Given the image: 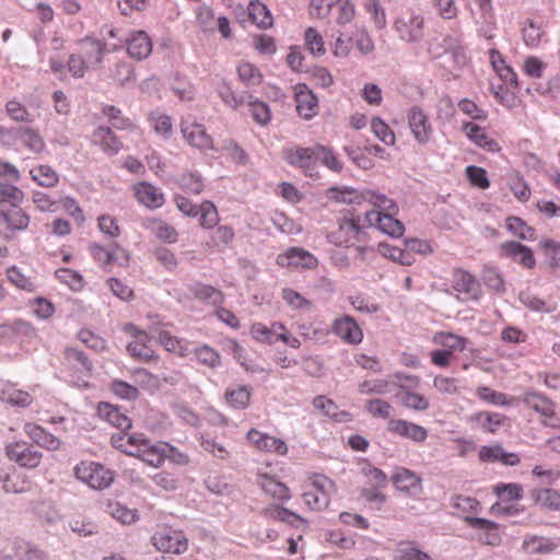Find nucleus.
I'll use <instances>...</instances> for the list:
<instances>
[{"instance_id":"f257e3e1","label":"nucleus","mask_w":560,"mask_h":560,"mask_svg":"<svg viewBox=\"0 0 560 560\" xmlns=\"http://www.w3.org/2000/svg\"><path fill=\"white\" fill-rule=\"evenodd\" d=\"M112 445L131 456L141 458L144 463L159 467L166 457L167 444H151L142 433H118L113 434Z\"/></svg>"},{"instance_id":"f03ea898","label":"nucleus","mask_w":560,"mask_h":560,"mask_svg":"<svg viewBox=\"0 0 560 560\" xmlns=\"http://www.w3.org/2000/svg\"><path fill=\"white\" fill-rule=\"evenodd\" d=\"M368 229L364 218L347 211L338 220L337 229L327 233L326 240L338 247H351L365 241Z\"/></svg>"},{"instance_id":"7ed1b4c3","label":"nucleus","mask_w":560,"mask_h":560,"mask_svg":"<svg viewBox=\"0 0 560 560\" xmlns=\"http://www.w3.org/2000/svg\"><path fill=\"white\" fill-rule=\"evenodd\" d=\"M327 197L336 202L349 205H361L362 202L372 203L380 210H395L396 203L386 195L372 189H355L352 187L334 186L327 190Z\"/></svg>"},{"instance_id":"20e7f679","label":"nucleus","mask_w":560,"mask_h":560,"mask_svg":"<svg viewBox=\"0 0 560 560\" xmlns=\"http://www.w3.org/2000/svg\"><path fill=\"white\" fill-rule=\"evenodd\" d=\"M427 55L432 60H438L450 54L457 66L466 62V55L462 40L451 34H439L425 42Z\"/></svg>"},{"instance_id":"39448f33","label":"nucleus","mask_w":560,"mask_h":560,"mask_svg":"<svg viewBox=\"0 0 560 560\" xmlns=\"http://www.w3.org/2000/svg\"><path fill=\"white\" fill-rule=\"evenodd\" d=\"M63 360L65 365L71 372L69 382L78 388L90 387L89 378L92 375L93 364L86 354L75 348H66Z\"/></svg>"},{"instance_id":"423d86ee","label":"nucleus","mask_w":560,"mask_h":560,"mask_svg":"<svg viewBox=\"0 0 560 560\" xmlns=\"http://www.w3.org/2000/svg\"><path fill=\"white\" fill-rule=\"evenodd\" d=\"M122 331L132 338L127 345L128 354L139 362L149 363L155 361L158 355L151 346V338L147 331L138 328L132 323L122 326Z\"/></svg>"},{"instance_id":"0eeeda50","label":"nucleus","mask_w":560,"mask_h":560,"mask_svg":"<svg viewBox=\"0 0 560 560\" xmlns=\"http://www.w3.org/2000/svg\"><path fill=\"white\" fill-rule=\"evenodd\" d=\"M424 23L422 14L408 11L395 19L393 28L401 42L416 44L423 38Z\"/></svg>"},{"instance_id":"6e6552de","label":"nucleus","mask_w":560,"mask_h":560,"mask_svg":"<svg viewBox=\"0 0 560 560\" xmlns=\"http://www.w3.org/2000/svg\"><path fill=\"white\" fill-rule=\"evenodd\" d=\"M74 474L80 481L96 490L108 488L114 481L113 471L94 462H81L74 467Z\"/></svg>"},{"instance_id":"1a4fd4ad","label":"nucleus","mask_w":560,"mask_h":560,"mask_svg":"<svg viewBox=\"0 0 560 560\" xmlns=\"http://www.w3.org/2000/svg\"><path fill=\"white\" fill-rule=\"evenodd\" d=\"M282 155L289 165L302 170L305 175L314 176L317 173L316 144L307 148L298 145L284 148Z\"/></svg>"},{"instance_id":"9d476101","label":"nucleus","mask_w":560,"mask_h":560,"mask_svg":"<svg viewBox=\"0 0 560 560\" xmlns=\"http://www.w3.org/2000/svg\"><path fill=\"white\" fill-rule=\"evenodd\" d=\"M397 211V206L395 210H371L365 213L364 221L368 222V228H376L392 237H400L405 232V226L394 218Z\"/></svg>"},{"instance_id":"9b49d317","label":"nucleus","mask_w":560,"mask_h":560,"mask_svg":"<svg viewBox=\"0 0 560 560\" xmlns=\"http://www.w3.org/2000/svg\"><path fill=\"white\" fill-rule=\"evenodd\" d=\"M0 209V233L4 240L13 238L19 231H24L30 224V215L21 207Z\"/></svg>"},{"instance_id":"f8f14e48","label":"nucleus","mask_w":560,"mask_h":560,"mask_svg":"<svg viewBox=\"0 0 560 560\" xmlns=\"http://www.w3.org/2000/svg\"><path fill=\"white\" fill-rule=\"evenodd\" d=\"M8 458L20 467L33 469L39 466L43 453L25 441L11 442L5 446Z\"/></svg>"},{"instance_id":"ddd939ff","label":"nucleus","mask_w":560,"mask_h":560,"mask_svg":"<svg viewBox=\"0 0 560 560\" xmlns=\"http://www.w3.org/2000/svg\"><path fill=\"white\" fill-rule=\"evenodd\" d=\"M153 545L159 551L180 555L188 548V539L180 530L164 528L152 537Z\"/></svg>"},{"instance_id":"4468645a","label":"nucleus","mask_w":560,"mask_h":560,"mask_svg":"<svg viewBox=\"0 0 560 560\" xmlns=\"http://www.w3.org/2000/svg\"><path fill=\"white\" fill-rule=\"evenodd\" d=\"M180 132L189 145L200 151L214 149L213 139L207 132L206 127L195 120L183 119L180 122Z\"/></svg>"},{"instance_id":"2eb2a0df","label":"nucleus","mask_w":560,"mask_h":560,"mask_svg":"<svg viewBox=\"0 0 560 560\" xmlns=\"http://www.w3.org/2000/svg\"><path fill=\"white\" fill-rule=\"evenodd\" d=\"M387 431L417 444L424 443L429 435V432L424 427L405 419H389L387 423Z\"/></svg>"},{"instance_id":"dca6fc26","label":"nucleus","mask_w":560,"mask_h":560,"mask_svg":"<svg viewBox=\"0 0 560 560\" xmlns=\"http://www.w3.org/2000/svg\"><path fill=\"white\" fill-rule=\"evenodd\" d=\"M408 125L415 140L427 144L432 136V126L428 115L419 106H412L407 114Z\"/></svg>"},{"instance_id":"f3484780","label":"nucleus","mask_w":560,"mask_h":560,"mask_svg":"<svg viewBox=\"0 0 560 560\" xmlns=\"http://www.w3.org/2000/svg\"><path fill=\"white\" fill-rule=\"evenodd\" d=\"M294 100L296 103V113L301 118L311 120L318 114V98L306 84L300 83L295 85Z\"/></svg>"},{"instance_id":"a211bd4d","label":"nucleus","mask_w":560,"mask_h":560,"mask_svg":"<svg viewBox=\"0 0 560 560\" xmlns=\"http://www.w3.org/2000/svg\"><path fill=\"white\" fill-rule=\"evenodd\" d=\"M452 288L472 301H478L482 294L479 280L469 271L460 268L453 271Z\"/></svg>"},{"instance_id":"6ab92c4d","label":"nucleus","mask_w":560,"mask_h":560,"mask_svg":"<svg viewBox=\"0 0 560 560\" xmlns=\"http://www.w3.org/2000/svg\"><path fill=\"white\" fill-rule=\"evenodd\" d=\"M464 521L470 528L479 532V541L490 546L500 545L501 535L499 532V524L487 518L475 517L470 515L464 516Z\"/></svg>"},{"instance_id":"aec40b11","label":"nucleus","mask_w":560,"mask_h":560,"mask_svg":"<svg viewBox=\"0 0 560 560\" xmlns=\"http://www.w3.org/2000/svg\"><path fill=\"white\" fill-rule=\"evenodd\" d=\"M277 264L288 268L314 269L318 260L302 247H291L285 253L278 255Z\"/></svg>"},{"instance_id":"412c9836","label":"nucleus","mask_w":560,"mask_h":560,"mask_svg":"<svg viewBox=\"0 0 560 560\" xmlns=\"http://www.w3.org/2000/svg\"><path fill=\"white\" fill-rule=\"evenodd\" d=\"M332 332L345 343L359 345L363 340V331L350 315L336 318L331 326Z\"/></svg>"},{"instance_id":"4be33fe9","label":"nucleus","mask_w":560,"mask_h":560,"mask_svg":"<svg viewBox=\"0 0 560 560\" xmlns=\"http://www.w3.org/2000/svg\"><path fill=\"white\" fill-rule=\"evenodd\" d=\"M246 438L258 451L275 453L280 456L288 453V446L282 439L271 436L256 429H250Z\"/></svg>"},{"instance_id":"5701e85b","label":"nucleus","mask_w":560,"mask_h":560,"mask_svg":"<svg viewBox=\"0 0 560 560\" xmlns=\"http://www.w3.org/2000/svg\"><path fill=\"white\" fill-rule=\"evenodd\" d=\"M136 199L148 209L155 210L165 203L163 191L148 182H140L133 186Z\"/></svg>"},{"instance_id":"b1692460","label":"nucleus","mask_w":560,"mask_h":560,"mask_svg":"<svg viewBox=\"0 0 560 560\" xmlns=\"http://www.w3.org/2000/svg\"><path fill=\"white\" fill-rule=\"evenodd\" d=\"M478 457L482 463H501L506 466H516L521 463L518 454L506 452L501 444L481 446Z\"/></svg>"},{"instance_id":"393cba45","label":"nucleus","mask_w":560,"mask_h":560,"mask_svg":"<svg viewBox=\"0 0 560 560\" xmlns=\"http://www.w3.org/2000/svg\"><path fill=\"white\" fill-rule=\"evenodd\" d=\"M501 250L504 256L523 266L524 268L532 269L536 265L533 250L528 246L518 242H505L501 245Z\"/></svg>"},{"instance_id":"a878e982","label":"nucleus","mask_w":560,"mask_h":560,"mask_svg":"<svg viewBox=\"0 0 560 560\" xmlns=\"http://www.w3.org/2000/svg\"><path fill=\"white\" fill-rule=\"evenodd\" d=\"M126 43L129 56L136 60L147 59L152 52V40L144 31H133Z\"/></svg>"},{"instance_id":"bb28decb","label":"nucleus","mask_w":560,"mask_h":560,"mask_svg":"<svg viewBox=\"0 0 560 560\" xmlns=\"http://www.w3.org/2000/svg\"><path fill=\"white\" fill-rule=\"evenodd\" d=\"M23 431L39 447L48 451H57L60 447V440L36 423L26 422Z\"/></svg>"},{"instance_id":"cd10ccee","label":"nucleus","mask_w":560,"mask_h":560,"mask_svg":"<svg viewBox=\"0 0 560 560\" xmlns=\"http://www.w3.org/2000/svg\"><path fill=\"white\" fill-rule=\"evenodd\" d=\"M78 44L89 66L94 67L102 63L106 54V43L95 37L86 36L80 39Z\"/></svg>"},{"instance_id":"c85d7f7f","label":"nucleus","mask_w":560,"mask_h":560,"mask_svg":"<svg viewBox=\"0 0 560 560\" xmlns=\"http://www.w3.org/2000/svg\"><path fill=\"white\" fill-rule=\"evenodd\" d=\"M92 137L93 142L107 155H116L122 149V142L109 127L98 126Z\"/></svg>"},{"instance_id":"c756f323","label":"nucleus","mask_w":560,"mask_h":560,"mask_svg":"<svg viewBox=\"0 0 560 560\" xmlns=\"http://www.w3.org/2000/svg\"><path fill=\"white\" fill-rule=\"evenodd\" d=\"M508 417L500 412L478 411L470 416V421L481 431L494 434L506 422Z\"/></svg>"},{"instance_id":"7c9ffc66","label":"nucleus","mask_w":560,"mask_h":560,"mask_svg":"<svg viewBox=\"0 0 560 560\" xmlns=\"http://www.w3.org/2000/svg\"><path fill=\"white\" fill-rule=\"evenodd\" d=\"M463 131L467 136V138L474 142L476 145L489 151V152H498L500 151L499 143L490 138L483 128L480 126L468 121L464 122L462 127Z\"/></svg>"},{"instance_id":"2f4dec72","label":"nucleus","mask_w":560,"mask_h":560,"mask_svg":"<svg viewBox=\"0 0 560 560\" xmlns=\"http://www.w3.org/2000/svg\"><path fill=\"white\" fill-rule=\"evenodd\" d=\"M188 289L196 300L213 307H219L224 302V295L222 291L210 284H205L197 281L189 284Z\"/></svg>"},{"instance_id":"473e14b6","label":"nucleus","mask_w":560,"mask_h":560,"mask_svg":"<svg viewBox=\"0 0 560 560\" xmlns=\"http://www.w3.org/2000/svg\"><path fill=\"white\" fill-rule=\"evenodd\" d=\"M393 483L402 492L418 494L422 490V479L410 469L401 468L393 476Z\"/></svg>"},{"instance_id":"72a5a7b5","label":"nucleus","mask_w":560,"mask_h":560,"mask_svg":"<svg viewBox=\"0 0 560 560\" xmlns=\"http://www.w3.org/2000/svg\"><path fill=\"white\" fill-rule=\"evenodd\" d=\"M258 485L262 491L275 500L287 502L291 498L289 487L268 474L259 475Z\"/></svg>"},{"instance_id":"f704fd0d","label":"nucleus","mask_w":560,"mask_h":560,"mask_svg":"<svg viewBox=\"0 0 560 560\" xmlns=\"http://www.w3.org/2000/svg\"><path fill=\"white\" fill-rule=\"evenodd\" d=\"M142 225L158 240L164 243L173 244L177 242L178 233L176 229L161 219H147L143 221Z\"/></svg>"},{"instance_id":"c9c22d12","label":"nucleus","mask_w":560,"mask_h":560,"mask_svg":"<svg viewBox=\"0 0 560 560\" xmlns=\"http://www.w3.org/2000/svg\"><path fill=\"white\" fill-rule=\"evenodd\" d=\"M261 514L268 521L282 522L292 527H299L300 524L305 523V520L299 514L278 504L267 506L262 510Z\"/></svg>"},{"instance_id":"e433bc0d","label":"nucleus","mask_w":560,"mask_h":560,"mask_svg":"<svg viewBox=\"0 0 560 560\" xmlns=\"http://www.w3.org/2000/svg\"><path fill=\"white\" fill-rule=\"evenodd\" d=\"M521 34L526 47L530 49L537 48L545 36L542 22L533 19L524 20L521 22Z\"/></svg>"},{"instance_id":"4c0bfd02","label":"nucleus","mask_w":560,"mask_h":560,"mask_svg":"<svg viewBox=\"0 0 560 560\" xmlns=\"http://www.w3.org/2000/svg\"><path fill=\"white\" fill-rule=\"evenodd\" d=\"M97 411L101 418L117 429L125 431L129 430L132 425L131 420L118 407L108 402H101Z\"/></svg>"},{"instance_id":"58836bf2","label":"nucleus","mask_w":560,"mask_h":560,"mask_svg":"<svg viewBox=\"0 0 560 560\" xmlns=\"http://www.w3.org/2000/svg\"><path fill=\"white\" fill-rule=\"evenodd\" d=\"M14 137L33 153H42L46 143L39 132L31 127H19L14 129Z\"/></svg>"},{"instance_id":"ea45409f","label":"nucleus","mask_w":560,"mask_h":560,"mask_svg":"<svg viewBox=\"0 0 560 560\" xmlns=\"http://www.w3.org/2000/svg\"><path fill=\"white\" fill-rule=\"evenodd\" d=\"M526 406L544 417H553L556 412L555 402L537 392H526L523 397Z\"/></svg>"},{"instance_id":"a19ab883","label":"nucleus","mask_w":560,"mask_h":560,"mask_svg":"<svg viewBox=\"0 0 560 560\" xmlns=\"http://www.w3.org/2000/svg\"><path fill=\"white\" fill-rule=\"evenodd\" d=\"M9 281L20 290L35 292L38 288L37 278L33 275H25L19 267L11 266L7 269Z\"/></svg>"},{"instance_id":"79ce46f5","label":"nucleus","mask_w":560,"mask_h":560,"mask_svg":"<svg viewBox=\"0 0 560 560\" xmlns=\"http://www.w3.org/2000/svg\"><path fill=\"white\" fill-rule=\"evenodd\" d=\"M397 398L404 407L415 411H425L430 406L428 398L405 386L397 393Z\"/></svg>"},{"instance_id":"37998d69","label":"nucleus","mask_w":560,"mask_h":560,"mask_svg":"<svg viewBox=\"0 0 560 560\" xmlns=\"http://www.w3.org/2000/svg\"><path fill=\"white\" fill-rule=\"evenodd\" d=\"M476 395L480 400L489 405L499 407H509L514 405L513 397H510L502 392L494 390L489 386H478L476 388Z\"/></svg>"},{"instance_id":"c03bdc74","label":"nucleus","mask_w":560,"mask_h":560,"mask_svg":"<svg viewBox=\"0 0 560 560\" xmlns=\"http://www.w3.org/2000/svg\"><path fill=\"white\" fill-rule=\"evenodd\" d=\"M102 113L109 119L115 129L135 131L138 128L129 117L124 116L121 109L114 105H104Z\"/></svg>"},{"instance_id":"a18cd8bd","label":"nucleus","mask_w":560,"mask_h":560,"mask_svg":"<svg viewBox=\"0 0 560 560\" xmlns=\"http://www.w3.org/2000/svg\"><path fill=\"white\" fill-rule=\"evenodd\" d=\"M31 178L39 186L51 188L59 182L58 173L49 165L42 164L33 167L30 171Z\"/></svg>"},{"instance_id":"49530a36","label":"nucleus","mask_w":560,"mask_h":560,"mask_svg":"<svg viewBox=\"0 0 560 560\" xmlns=\"http://www.w3.org/2000/svg\"><path fill=\"white\" fill-rule=\"evenodd\" d=\"M248 14L252 21L260 28H268L272 25V15L265 3L253 0L248 5Z\"/></svg>"},{"instance_id":"de8ad7c7","label":"nucleus","mask_w":560,"mask_h":560,"mask_svg":"<svg viewBox=\"0 0 560 560\" xmlns=\"http://www.w3.org/2000/svg\"><path fill=\"white\" fill-rule=\"evenodd\" d=\"M224 396L232 408L244 410L249 405L252 393L247 386L240 385L235 388H226Z\"/></svg>"},{"instance_id":"09e8293b","label":"nucleus","mask_w":560,"mask_h":560,"mask_svg":"<svg viewBox=\"0 0 560 560\" xmlns=\"http://www.w3.org/2000/svg\"><path fill=\"white\" fill-rule=\"evenodd\" d=\"M106 510L113 516V518L122 525H131L139 520L137 510L129 509L119 502H108Z\"/></svg>"},{"instance_id":"8fccbe9b","label":"nucleus","mask_w":560,"mask_h":560,"mask_svg":"<svg viewBox=\"0 0 560 560\" xmlns=\"http://www.w3.org/2000/svg\"><path fill=\"white\" fill-rule=\"evenodd\" d=\"M535 503L542 509L552 511L560 510V492L553 489H538L532 492Z\"/></svg>"},{"instance_id":"3c124183","label":"nucleus","mask_w":560,"mask_h":560,"mask_svg":"<svg viewBox=\"0 0 560 560\" xmlns=\"http://www.w3.org/2000/svg\"><path fill=\"white\" fill-rule=\"evenodd\" d=\"M3 402L16 407H27L32 402V396L24 390L18 389L13 385H7L0 393Z\"/></svg>"},{"instance_id":"603ef678","label":"nucleus","mask_w":560,"mask_h":560,"mask_svg":"<svg viewBox=\"0 0 560 560\" xmlns=\"http://www.w3.org/2000/svg\"><path fill=\"white\" fill-rule=\"evenodd\" d=\"M317 162L320 161L322 165L329 171L340 173L343 170V164L339 160L337 153L327 145L316 144Z\"/></svg>"},{"instance_id":"864d4df0","label":"nucleus","mask_w":560,"mask_h":560,"mask_svg":"<svg viewBox=\"0 0 560 560\" xmlns=\"http://www.w3.org/2000/svg\"><path fill=\"white\" fill-rule=\"evenodd\" d=\"M558 547V544L549 538L528 536L523 541V548L529 553H549Z\"/></svg>"},{"instance_id":"5fc2aeb1","label":"nucleus","mask_w":560,"mask_h":560,"mask_svg":"<svg viewBox=\"0 0 560 560\" xmlns=\"http://www.w3.org/2000/svg\"><path fill=\"white\" fill-rule=\"evenodd\" d=\"M245 103L248 104L252 117L257 124L265 126L270 121V108L266 103L254 98L250 94L246 95Z\"/></svg>"},{"instance_id":"6e6d98bb","label":"nucleus","mask_w":560,"mask_h":560,"mask_svg":"<svg viewBox=\"0 0 560 560\" xmlns=\"http://www.w3.org/2000/svg\"><path fill=\"white\" fill-rule=\"evenodd\" d=\"M506 228L513 235L522 240L533 241L536 237V230L527 225V223L518 217H509L506 219Z\"/></svg>"},{"instance_id":"4d7b16f0","label":"nucleus","mask_w":560,"mask_h":560,"mask_svg":"<svg viewBox=\"0 0 560 560\" xmlns=\"http://www.w3.org/2000/svg\"><path fill=\"white\" fill-rule=\"evenodd\" d=\"M215 91L222 102L233 109H237L241 105L245 104L247 94H236L225 81L218 83Z\"/></svg>"},{"instance_id":"13d9d810","label":"nucleus","mask_w":560,"mask_h":560,"mask_svg":"<svg viewBox=\"0 0 560 560\" xmlns=\"http://www.w3.org/2000/svg\"><path fill=\"white\" fill-rule=\"evenodd\" d=\"M149 120L158 135L162 136L164 139L171 138L173 133V122L168 115L152 112L149 114Z\"/></svg>"},{"instance_id":"bf43d9fd","label":"nucleus","mask_w":560,"mask_h":560,"mask_svg":"<svg viewBox=\"0 0 560 560\" xmlns=\"http://www.w3.org/2000/svg\"><path fill=\"white\" fill-rule=\"evenodd\" d=\"M481 280L487 288L495 291L497 293H503L505 291V283L502 275L497 268L492 266H485L481 272Z\"/></svg>"},{"instance_id":"052dcab7","label":"nucleus","mask_w":560,"mask_h":560,"mask_svg":"<svg viewBox=\"0 0 560 560\" xmlns=\"http://www.w3.org/2000/svg\"><path fill=\"white\" fill-rule=\"evenodd\" d=\"M90 254L96 260L104 270H108L107 268L120 257L117 252H110L105 249L102 245L97 243H92L89 246Z\"/></svg>"},{"instance_id":"680f3d73","label":"nucleus","mask_w":560,"mask_h":560,"mask_svg":"<svg viewBox=\"0 0 560 560\" xmlns=\"http://www.w3.org/2000/svg\"><path fill=\"white\" fill-rule=\"evenodd\" d=\"M113 78L122 88L133 85L136 82V74L132 66L125 61H119L115 65Z\"/></svg>"},{"instance_id":"e2e57ef3","label":"nucleus","mask_w":560,"mask_h":560,"mask_svg":"<svg viewBox=\"0 0 560 560\" xmlns=\"http://www.w3.org/2000/svg\"><path fill=\"white\" fill-rule=\"evenodd\" d=\"M313 406L314 408L320 410L325 416L336 421H341L342 416H347L346 412L338 411V406L334 400L323 395L316 396L313 399Z\"/></svg>"},{"instance_id":"0e129e2a","label":"nucleus","mask_w":560,"mask_h":560,"mask_svg":"<svg viewBox=\"0 0 560 560\" xmlns=\"http://www.w3.org/2000/svg\"><path fill=\"white\" fill-rule=\"evenodd\" d=\"M55 276L73 291H80L84 287L82 275L70 268H59L56 270Z\"/></svg>"},{"instance_id":"69168bd1","label":"nucleus","mask_w":560,"mask_h":560,"mask_svg":"<svg viewBox=\"0 0 560 560\" xmlns=\"http://www.w3.org/2000/svg\"><path fill=\"white\" fill-rule=\"evenodd\" d=\"M195 355L199 363L210 369H215L221 365L219 352L207 345L196 348Z\"/></svg>"},{"instance_id":"338daca9","label":"nucleus","mask_w":560,"mask_h":560,"mask_svg":"<svg viewBox=\"0 0 560 560\" xmlns=\"http://www.w3.org/2000/svg\"><path fill=\"white\" fill-rule=\"evenodd\" d=\"M540 248L549 258L552 268H560V241L545 238L539 243Z\"/></svg>"},{"instance_id":"774afa93","label":"nucleus","mask_w":560,"mask_h":560,"mask_svg":"<svg viewBox=\"0 0 560 560\" xmlns=\"http://www.w3.org/2000/svg\"><path fill=\"white\" fill-rule=\"evenodd\" d=\"M395 560H432L431 557L420 550L415 544H407L397 550Z\"/></svg>"}]
</instances>
